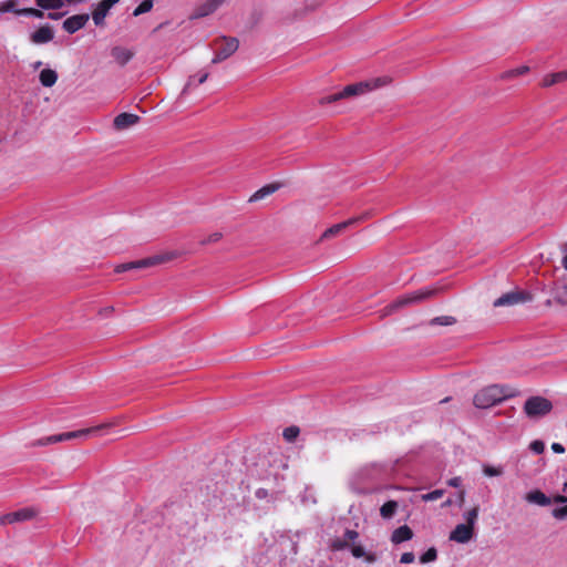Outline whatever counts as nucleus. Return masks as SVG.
Wrapping results in <instances>:
<instances>
[{"label": "nucleus", "instance_id": "obj_25", "mask_svg": "<svg viewBox=\"0 0 567 567\" xmlns=\"http://www.w3.org/2000/svg\"><path fill=\"white\" fill-rule=\"evenodd\" d=\"M456 322V319L452 316H440L435 317L430 321L431 326H452Z\"/></svg>", "mask_w": 567, "mask_h": 567}, {"label": "nucleus", "instance_id": "obj_29", "mask_svg": "<svg viewBox=\"0 0 567 567\" xmlns=\"http://www.w3.org/2000/svg\"><path fill=\"white\" fill-rule=\"evenodd\" d=\"M478 511H480V507L478 506H474L473 508H471L470 511H467L465 513V520H466L465 525L472 526L474 528L475 523H476L477 517H478Z\"/></svg>", "mask_w": 567, "mask_h": 567}, {"label": "nucleus", "instance_id": "obj_14", "mask_svg": "<svg viewBox=\"0 0 567 567\" xmlns=\"http://www.w3.org/2000/svg\"><path fill=\"white\" fill-rule=\"evenodd\" d=\"M54 37L53 30L49 24L40 27L31 34V41L35 44L50 42Z\"/></svg>", "mask_w": 567, "mask_h": 567}, {"label": "nucleus", "instance_id": "obj_16", "mask_svg": "<svg viewBox=\"0 0 567 567\" xmlns=\"http://www.w3.org/2000/svg\"><path fill=\"white\" fill-rule=\"evenodd\" d=\"M525 501L539 506H548L553 498L546 496L540 489H534L525 494Z\"/></svg>", "mask_w": 567, "mask_h": 567}, {"label": "nucleus", "instance_id": "obj_15", "mask_svg": "<svg viewBox=\"0 0 567 567\" xmlns=\"http://www.w3.org/2000/svg\"><path fill=\"white\" fill-rule=\"evenodd\" d=\"M371 84L368 82H360L355 84L347 85L343 90H341L342 99L355 96L362 94L371 89Z\"/></svg>", "mask_w": 567, "mask_h": 567}, {"label": "nucleus", "instance_id": "obj_22", "mask_svg": "<svg viewBox=\"0 0 567 567\" xmlns=\"http://www.w3.org/2000/svg\"><path fill=\"white\" fill-rule=\"evenodd\" d=\"M399 507L396 501H388L380 508V515L384 519H390L394 516Z\"/></svg>", "mask_w": 567, "mask_h": 567}, {"label": "nucleus", "instance_id": "obj_23", "mask_svg": "<svg viewBox=\"0 0 567 567\" xmlns=\"http://www.w3.org/2000/svg\"><path fill=\"white\" fill-rule=\"evenodd\" d=\"M225 0H208L198 9V16L204 17L213 13Z\"/></svg>", "mask_w": 567, "mask_h": 567}, {"label": "nucleus", "instance_id": "obj_46", "mask_svg": "<svg viewBox=\"0 0 567 567\" xmlns=\"http://www.w3.org/2000/svg\"><path fill=\"white\" fill-rule=\"evenodd\" d=\"M208 72L200 73L197 79L198 84H203L208 79Z\"/></svg>", "mask_w": 567, "mask_h": 567}, {"label": "nucleus", "instance_id": "obj_32", "mask_svg": "<svg viewBox=\"0 0 567 567\" xmlns=\"http://www.w3.org/2000/svg\"><path fill=\"white\" fill-rule=\"evenodd\" d=\"M16 13L20 14V16H32V17H35L39 19H42L44 17V13L42 10L34 9V8L21 9L19 11H16Z\"/></svg>", "mask_w": 567, "mask_h": 567}, {"label": "nucleus", "instance_id": "obj_11", "mask_svg": "<svg viewBox=\"0 0 567 567\" xmlns=\"http://www.w3.org/2000/svg\"><path fill=\"white\" fill-rule=\"evenodd\" d=\"M89 19L90 16L87 13L74 14L65 19L62 27L68 33L73 34L82 29L87 23Z\"/></svg>", "mask_w": 567, "mask_h": 567}, {"label": "nucleus", "instance_id": "obj_37", "mask_svg": "<svg viewBox=\"0 0 567 567\" xmlns=\"http://www.w3.org/2000/svg\"><path fill=\"white\" fill-rule=\"evenodd\" d=\"M551 514L556 519H566L567 518V504L565 506L554 508Z\"/></svg>", "mask_w": 567, "mask_h": 567}, {"label": "nucleus", "instance_id": "obj_41", "mask_svg": "<svg viewBox=\"0 0 567 567\" xmlns=\"http://www.w3.org/2000/svg\"><path fill=\"white\" fill-rule=\"evenodd\" d=\"M415 559V556L411 551L403 553L400 558L401 564H411Z\"/></svg>", "mask_w": 567, "mask_h": 567}, {"label": "nucleus", "instance_id": "obj_48", "mask_svg": "<svg viewBox=\"0 0 567 567\" xmlns=\"http://www.w3.org/2000/svg\"><path fill=\"white\" fill-rule=\"evenodd\" d=\"M464 498H465V491H463V489H462V491L460 492L458 499H460V502H461V503H463V502H464Z\"/></svg>", "mask_w": 567, "mask_h": 567}, {"label": "nucleus", "instance_id": "obj_51", "mask_svg": "<svg viewBox=\"0 0 567 567\" xmlns=\"http://www.w3.org/2000/svg\"><path fill=\"white\" fill-rule=\"evenodd\" d=\"M104 311H105L106 313H110V312H112V311H113V308H112V307H110V308H105V309H104Z\"/></svg>", "mask_w": 567, "mask_h": 567}, {"label": "nucleus", "instance_id": "obj_44", "mask_svg": "<svg viewBox=\"0 0 567 567\" xmlns=\"http://www.w3.org/2000/svg\"><path fill=\"white\" fill-rule=\"evenodd\" d=\"M447 484L452 487H460L462 484V480H461V477H453V478L449 480Z\"/></svg>", "mask_w": 567, "mask_h": 567}, {"label": "nucleus", "instance_id": "obj_42", "mask_svg": "<svg viewBox=\"0 0 567 567\" xmlns=\"http://www.w3.org/2000/svg\"><path fill=\"white\" fill-rule=\"evenodd\" d=\"M358 537H359L358 532H355L353 529H347L344 533V540H347V543L354 542Z\"/></svg>", "mask_w": 567, "mask_h": 567}, {"label": "nucleus", "instance_id": "obj_4", "mask_svg": "<svg viewBox=\"0 0 567 567\" xmlns=\"http://www.w3.org/2000/svg\"><path fill=\"white\" fill-rule=\"evenodd\" d=\"M176 257H177L176 252H164V254H159V255H154L151 257H146V258L136 260V261L121 264L115 267V272L121 274V272L132 270V269H143V268L154 267V266L171 261Z\"/></svg>", "mask_w": 567, "mask_h": 567}, {"label": "nucleus", "instance_id": "obj_28", "mask_svg": "<svg viewBox=\"0 0 567 567\" xmlns=\"http://www.w3.org/2000/svg\"><path fill=\"white\" fill-rule=\"evenodd\" d=\"M300 433V430L298 426H288L284 430L282 436L287 442H293Z\"/></svg>", "mask_w": 567, "mask_h": 567}, {"label": "nucleus", "instance_id": "obj_38", "mask_svg": "<svg viewBox=\"0 0 567 567\" xmlns=\"http://www.w3.org/2000/svg\"><path fill=\"white\" fill-rule=\"evenodd\" d=\"M348 547V543L344 539L336 538L331 543V549L332 550H342Z\"/></svg>", "mask_w": 567, "mask_h": 567}, {"label": "nucleus", "instance_id": "obj_17", "mask_svg": "<svg viewBox=\"0 0 567 567\" xmlns=\"http://www.w3.org/2000/svg\"><path fill=\"white\" fill-rule=\"evenodd\" d=\"M111 55L121 66H124L132 60L134 52L123 47H114L111 50Z\"/></svg>", "mask_w": 567, "mask_h": 567}, {"label": "nucleus", "instance_id": "obj_24", "mask_svg": "<svg viewBox=\"0 0 567 567\" xmlns=\"http://www.w3.org/2000/svg\"><path fill=\"white\" fill-rule=\"evenodd\" d=\"M34 2L43 10H58L64 6L63 0H34Z\"/></svg>", "mask_w": 567, "mask_h": 567}, {"label": "nucleus", "instance_id": "obj_33", "mask_svg": "<svg viewBox=\"0 0 567 567\" xmlns=\"http://www.w3.org/2000/svg\"><path fill=\"white\" fill-rule=\"evenodd\" d=\"M17 1L16 0H7L0 3V12H14L18 11L16 9Z\"/></svg>", "mask_w": 567, "mask_h": 567}, {"label": "nucleus", "instance_id": "obj_36", "mask_svg": "<svg viewBox=\"0 0 567 567\" xmlns=\"http://www.w3.org/2000/svg\"><path fill=\"white\" fill-rule=\"evenodd\" d=\"M221 238H223V234L219 231H215V233L208 235L206 238H204L200 241V244L202 245L215 244V243L219 241Z\"/></svg>", "mask_w": 567, "mask_h": 567}, {"label": "nucleus", "instance_id": "obj_49", "mask_svg": "<svg viewBox=\"0 0 567 567\" xmlns=\"http://www.w3.org/2000/svg\"><path fill=\"white\" fill-rule=\"evenodd\" d=\"M563 266L567 269V255L563 258Z\"/></svg>", "mask_w": 567, "mask_h": 567}, {"label": "nucleus", "instance_id": "obj_27", "mask_svg": "<svg viewBox=\"0 0 567 567\" xmlns=\"http://www.w3.org/2000/svg\"><path fill=\"white\" fill-rule=\"evenodd\" d=\"M153 8V0H144L142 1L133 11V16L137 17L143 13L151 11Z\"/></svg>", "mask_w": 567, "mask_h": 567}, {"label": "nucleus", "instance_id": "obj_21", "mask_svg": "<svg viewBox=\"0 0 567 567\" xmlns=\"http://www.w3.org/2000/svg\"><path fill=\"white\" fill-rule=\"evenodd\" d=\"M279 185L278 184H268L260 189H258L256 193H254L249 199V202H257L260 199H264L265 197L274 194L276 190H278Z\"/></svg>", "mask_w": 567, "mask_h": 567}, {"label": "nucleus", "instance_id": "obj_26", "mask_svg": "<svg viewBox=\"0 0 567 567\" xmlns=\"http://www.w3.org/2000/svg\"><path fill=\"white\" fill-rule=\"evenodd\" d=\"M483 473H484V475H486L488 477L501 476L504 473V468L502 466H493L489 464H484Z\"/></svg>", "mask_w": 567, "mask_h": 567}, {"label": "nucleus", "instance_id": "obj_1", "mask_svg": "<svg viewBox=\"0 0 567 567\" xmlns=\"http://www.w3.org/2000/svg\"><path fill=\"white\" fill-rule=\"evenodd\" d=\"M443 290H444V286L434 285V286L424 287L416 291L400 296L392 303L388 305L382 310L383 316H389L402 307H406L412 303H420L424 300L432 299V298L436 297Z\"/></svg>", "mask_w": 567, "mask_h": 567}, {"label": "nucleus", "instance_id": "obj_5", "mask_svg": "<svg viewBox=\"0 0 567 567\" xmlns=\"http://www.w3.org/2000/svg\"><path fill=\"white\" fill-rule=\"evenodd\" d=\"M239 42L236 38H218L215 39L212 43L213 49L215 50V56L212 60L213 64H217L230 55H233L238 49Z\"/></svg>", "mask_w": 567, "mask_h": 567}, {"label": "nucleus", "instance_id": "obj_12", "mask_svg": "<svg viewBox=\"0 0 567 567\" xmlns=\"http://www.w3.org/2000/svg\"><path fill=\"white\" fill-rule=\"evenodd\" d=\"M474 535V528L465 524H458L451 532L450 539L460 544H465L472 539Z\"/></svg>", "mask_w": 567, "mask_h": 567}, {"label": "nucleus", "instance_id": "obj_40", "mask_svg": "<svg viewBox=\"0 0 567 567\" xmlns=\"http://www.w3.org/2000/svg\"><path fill=\"white\" fill-rule=\"evenodd\" d=\"M563 492L566 493L565 495H555L553 496V502L557 504H564L567 503V483L564 484Z\"/></svg>", "mask_w": 567, "mask_h": 567}, {"label": "nucleus", "instance_id": "obj_13", "mask_svg": "<svg viewBox=\"0 0 567 567\" xmlns=\"http://www.w3.org/2000/svg\"><path fill=\"white\" fill-rule=\"evenodd\" d=\"M140 122V116L133 113H121L114 118V127L117 131H123Z\"/></svg>", "mask_w": 567, "mask_h": 567}, {"label": "nucleus", "instance_id": "obj_20", "mask_svg": "<svg viewBox=\"0 0 567 567\" xmlns=\"http://www.w3.org/2000/svg\"><path fill=\"white\" fill-rule=\"evenodd\" d=\"M39 79L43 86L51 87L58 81V73L52 69H43L40 72Z\"/></svg>", "mask_w": 567, "mask_h": 567}, {"label": "nucleus", "instance_id": "obj_31", "mask_svg": "<svg viewBox=\"0 0 567 567\" xmlns=\"http://www.w3.org/2000/svg\"><path fill=\"white\" fill-rule=\"evenodd\" d=\"M437 558V551L434 547L429 548L421 557V564H427L434 561Z\"/></svg>", "mask_w": 567, "mask_h": 567}, {"label": "nucleus", "instance_id": "obj_18", "mask_svg": "<svg viewBox=\"0 0 567 567\" xmlns=\"http://www.w3.org/2000/svg\"><path fill=\"white\" fill-rule=\"evenodd\" d=\"M412 537L413 530L408 525H403L393 530L391 535V542L393 544H401L412 539Z\"/></svg>", "mask_w": 567, "mask_h": 567}, {"label": "nucleus", "instance_id": "obj_10", "mask_svg": "<svg viewBox=\"0 0 567 567\" xmlns=\"http://www.w3.org/2000/svg\"><path fill=\"white\" fill-rule=\"evenodd\" d=\"M117 2H120V0H102V1H100L92 12V19H93L94 24L102 25L104 23V19L107 16L109 11Z\"/></svg>", "mask_w": 567, "mask_h": 567}, {"label": "nucleus", "instance_id": "obj_3", "mask_svg": "<svg viewBox=\"0 0 567 567\" xmlns=\"http://www.w3.org/2000/svg\"><path fill=\"white\" fill-rule=\"evenodd\" d=\"M111 425H112L111 423H103V424L87 427V429H82V430H78V431H71V432L51 435V436H48V437L39 441V444H41V445L53 444V443H59V442L69 441V440H73V439H84L90 435H100L103 430L109 429Z\"/></svg>", "mask_w": 567, "mask_h": 567}, {"label": "nucleus", "instance_id": "obj_47", "mask_svg": "<svg viewBox=\"0 0 567 567\" xmlns=\"http://www.w3.org/2000/svg\"><path fill=\"white\" fill-rule=\"evenodd\" d=\"M63 16H64V13H54V12H50V13L48 14V18H49V19H52V20H58V19H61Z\"/></svg>", "mask_w": 567, "mask_h": 567}, {"label": "nucleus", "instance_id": "obj_30", "mask_svg": "<svg viewBox=\"0 0 567 567\" xmlns=\"http://www.w3.org/2000/svg\"><path fill=\"white\" fill-rule=\"evenodd\" d=\"M528 71H529V68L526 65H523V66H519V68H516V69H513V70H509V71L503 73L502 78L511 79V78L523 75V74L527 73Z\"/></svg>", "mask_w": 567, "mask_h": 567}, {"label": "nucleus", "instance_id": "obj_45", "mask_svg": "<svg viewBox=\"0 0 567 567\" xmlns=\"http://www.w3.org/2000/svg\"><path fill=\"white\" fill-rule=\"evenodd\" d=\"M551 450L555 452V453H558V454H561L565 452V447L560 444V443H553L551 444Z\"/></svg>", "mask_w": 567, "mask_h": 567}, {"label": "nucleus", "instance_id": "obj_34", "mask_svg": "<svg viewBox=\"0 0 567 567\" xmlns=\"http://www.w3.org/2000/svg\"><path fill=\"white\" fill-rule=\"evenodd\" d=\"M339 100H342V95H341V91L340 92H337L334 94H330V95H327V96H323L320 99L319 103L321 105H324V104H330V103H334Z\"/></svg>", "mask_w": 567, "mask_h": 567}, {"label": "nucleus", "instance_id": "obj_50", "mask_svg": "<svg viewBox=\"0 0 567 567\" xmlns=\"http://www.w3.org/2000/svg\"><path fill=\"white\" fill-rule=\"evenodd\" d=\"M195 80V76H190L188 83H187V86H190L193 84V81Z\"/></svg>", "mask_w": 567, "mask_h": 567}, {"label": "nucleus", "instance_id": "obj_19", "mask_svg": "<svg viewBox=\"0 0 567 567\" xmlns=\"http://www.w3.org/2000/svg\"><path fill=\"white\" fill-rule=\"evenodd\" d=\"M567 80V71H560L556 73H550L544 76L542 81V85L544 87H548L555 85L557 83H561Z\"/></svg>", "mask_w": 567, "mask_h": 567}, {"label": "nucleus", "instance_id": "obj_7", "mask_svg": "<svg viewBox=\"0 0 567 567\" xmlns=\"http://www.w3.org/2000/svg\"><path fill=\"white\" fill-rule=\"evenodd\" d=\"M530 300H532V295L529 292L516 290V291H511V292L504 293L503 296H501L493 302V306L496 308L514 306V305L523 303V302L530 301Z\"/></svg>", "mask_w": 567, "mask_h": 567}, {"label": "nucleus", "instance_id": "obj_2", "mask_svg": "<svg viewBox=\"0 0 567 567\" xmlns=\"http://www.w3.org/2000/svg\"><path fill=\"white\" fill-rule=\"evenodd\" d=\"M514 391L509 386L492 384L481 389L474 395L473 404L477 409H488L514 396Z\"/></svg>", "mask_w": 567, "mask_h": 567}, {"label": "nucleus", "instance_id": "obj_6", "mask_svg": "<svg viewBox=\"0 0 567 567\" xmlns=\"http://www.w3.org/2000/svg\"><path fill=\"white\" fill-rule=\"evenodd\" d=\"M551 409V402L543 396H530L524 404V411L529 417L544 416L548 414Z\"/></svg>", "mask_w": 567, "mask_h": 567}, {"label": "nucleus", "instance_id": "obj_8", "mask_svg": "<svg viewBox=\"0 0 567 567\" xmlns=\"http://www.w3.org/2000/svg\"><path fill=\"white\" fill-rule=\"evenodd\" d=\"M370 217H371V214L367 212V213L361 214L360 216H357V217L350 218L348 220H344L342 223L336 224L324 230V233L321 236V239H328V238L334 237V236L339 235L341 231H343L346 228L353 226L358 223L364 221V220L369 219Z\"/></svg>", "mask_w": 567, "mask_h": 567}, {"label": "nucleus", "instance_id": "obj_35", "mask_svg": "<svg viewBox=\"0 0 567 567\" xmlns=\"http://www.w3.org/2000/svg\"><path fill=\"white\" fill-rule=\"evenodd\" d=\"M443 495H444L443 489H435L427 494L422 495V499L425 502L436 501V499L441 498Z\"/></svg>", "mask_w": 567, "mask_h": 567}, {"label": "nucleus", "instance_id": "obj_43", "mask_svg": "<svg viewBox=\"0 0 567 567\" xmlns=\"http://www.w3.org/2000/svg\"><path fill=\"white\" fill-rule=\"evenodd\" d=\"M351 553L355 558H361L364 556V548L362 546H353L351 548Z\"/></svg>", "mask_w": 567, "mask_h": 567}, {"label": "nucleus", "instance_id": "obj_39", "mask_svg": "<svg viewBox=\"0 0 567 567\" xmlns=\"http://www.w3.org/2000/svg\"><path fill=\"white\" fill-rule=\"evenodd\" d=\"M529 447L536 454H542L545 450V444L543 441L535 440L530 443Z\"/></svg>", "mask_w": 567, "mask_h": 567}, {"label": "nucleus", "instance_id": "obj_9", "mask_svg": "<svg viewBox=\"0 0 567 567\" xmlns=\"http://www.w3.org/2000/svg\"><path fill=\"white\" fill-rule=\"evenodd\" d=\"M37 516V511L32 507H24L19 511L4 514L0 518V524H14L19 522H25L34 518Z\"/></svg>", "mask_w": 567, "mask_h": 567}]
</instances>
